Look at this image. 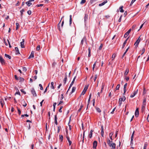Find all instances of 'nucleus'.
Listing matches in <instances>:
<instances>
[{
	"mask_svg": "<svg viewBox=\"0 0 149 149\" xmlns=\"http://www.w3.org/2000/svg\"><path fill=\"white\" fill-rule=\"evenodd\" d=\"M107 2V0H106L104 1L103 2L101 3H100L99 4V6H102L104 5L105 3H106Z\"/></svg>",
	"mask_w": 149,
	"mask_h": 149,
	"instance_id": "nucleus-16",
	"label": "nucleus"
},
{
	"mask_svg": "<svg viewBox=\"0 0 149 149\" xmlns=\"http://www.w3.org/2000/svg\"><path fill=\"white\" fill-rule=\"evenodd\" d=\"M57 127H58L57 132L58 133L61 130V127L60 126H58Z\"/></svg>",
	"mask_w": 149,
	"mask_h": 149,
	"instance_id": "nucleus-52",
	"label": "nucleus"
},
{
	"mask_svg": "<svg viewBox=\"0 0 149 149\" xmlns=\"http://www.w3.org/2000/svg\"><path fill=\"white\" fill-rule=\"evenodd\" d=\"M17 111H18V114L19 115H20L21 113V111H20V110L18 108H17Z\"/></svg>",
	"mask_w": 149,
	"mask_h": 149,
	"instance_id": "nucleus-55",
	"label": "nucleus"
},
{
	"mask_svg": "<svg viewBox=\"0 0 149 149\" xmlns=\"http://www.w3.org/2000/svg\"><path fill=\"white\" fill-rule=\"evenodd\" d=\"M104 85H102V86L101 89V92H100L101 93H102V91L104 89Z\"/></svg>",
	"mask_w": 149,
	"mask_h": 149,
	"instance_id": "nucleus-50",
	"label": "nucleus"
},
{
	"mask_svg": "<svg viewBox=\"0 0 149 149\" xmlns=\"http://www.w3.org/2000/svg\"><path fill=\"white\" fill-rule=\"evenodd\" d=\"M110 147H111L112 148L111 149H116V144L114 143H109L108 144Z\"/></svg>",
	"mask_w": 149,
	"mask_h": 149,
	"instance_id": "nucleus-3",
	"label": "nucleus"
},
{
	"mask_svg": "<svg viewBox=\"0 0 149 149\" xmlns=\"http://www.w3.org/2000/svg\"><path fill=\"white\" fill-rule=\"evenodd\" d=\"M59 137H60V139L61 140V141H63V136L62 135H60Z\"/></svg>",
	"mask_w": 149,
	"mask_h": 149,
	"instance_id": "nucleus-38",
	"label": "nucleus"
},
{
	"mask_svg": "<svg viewBox=\"0 0 149 149\" xmlns=\"http://www.w3.org/2000/svg\"><path fill=\"white\" fill-rule=\"evenodd\" d=\"M76 89V87H72L71 92H70V94H72L73 93H74Z\"/></svg>",
	"mask_w": 149,
	"mask_h": 149,
	"instance_id": "nucleus-25",
	"label": "nucleus"
},
{
	"mask_svg": "<svg viewBox=\"0 0 149 149\" xmlns=\"http://www.w3.org/2000/svg\"><path fill=\"white\" fill-rule=\"evenodd\" d=\"M101 136L103 137V136L104 135V128L103 127L102 125L101 126Z\"/></svg>",
	"mask_w": 149,
	"mask_h": 149,
	"instance_id": "nucleus-15",
	"label": "nucleus"
},
{
	"mask_svg": "<svg viewBox=\"0 0 149 149\" xmlns=\"http://www.w3.org/2000/svg\"><path fill=\"white\" fill-rule=\"evenodd\" d=\"M76 76H75L74 77L72 81V82L71 83V84H70V85H71H71H72V86L73 84H74V82L75 80V79L76 78Z\"/></svg>",
	"mask_w": 149,
	"mask_h": 149,
	"instance_id": "nucleus-28",
	"label": "nucleus"
},
{
	"mask_svg": "<svg viewBox=\"0 0 149 149\" xmlns=\"http://www.w3.org/2000/svg\"><path fill=\"white\" fill-rule=\"evenodd\" d=\"M0 62L2 65L5 64V61L1 55H0Z\"/></svg>",
	"mask_w": 149,
	"mask_h": 149,
	"instance_id": "nucleus-5",
	"label": "nucleus"
},
{
	"mask_svg": "<svg viewBox=\"0 0 149 149\" xmlns=\"http://www.w3.org/2000/svg\"><path fill=\"white\" fill-rule=\"evenodd\" d=\"M103 45L102 44H101L100 46L99 47L98 50V51L100 50H101L102 49V48L103 47Z\"/></svg>",
	"mask_w": 149,
	"mask_h": 149,
	"instance_id": "nucleus-40",
	"label": "nucleus"
},
{
	"mask_svg": "<svg viewBox=\"0 0 149 149\" xmlns=\"http://www.w3.org/2000/svg\"><path fill=\"white\" fill-rule=\"evenodd\" d=\"M129 72V70L128 69H126L125 71V72L124 73V75L125 76L126 75H127L128 74Z\"/></svg>",
	"mask_w": 149,
	"mask_h": 149,
	"instance_id": "nucleus-29",
	"label": "nucleus"
},
{
	"mask_svg": "<svg viewBox=\"0 0 149 149\" xmlns=\"http://www.w3.org/2000/svg\"><path fill=\"white\" fill-rule=\"evenodd\" d=\"M136 26V25H134L132 26V29H134Z\"/></svg>",
	"mask_w": 149,
	"mask_h": 149,
	"instance_id": "nucleus-63",
	"label": "nucleus"
},
{
	"mask_svg": "<svg viewBox=\"0 0 149 149\" xmlns=\"http://www.w3.org/2000/svg\"><path fill=\"white\" fill-rule=\"evenodd\" d=\"M15 53L16 55L20 54V53H19V50L18 47H15Z\"/></svg>",
	"mask_w": 149,
	"mask_h": 149,
	"instance_id": "nucleus-13",
	"label": "nucleus"
},
{
	"mask_svg": "<svg viewBox=\"0 0 149 149\" xmlns=\"http://www.w3.org/2000/svg\"><path fill=\"white\" fill-rule=\"evenodd\" d=\"M16 30H17L18 29V28H19V24L18 23H16Z\"/></svg>",
	"mask_w": 149,
	"mask_h": 149,
	"instance_id": "nucleus-43",
	"label": "nucleus"
},
{
	"mask_svg": "<svg viewBox=\"0 0 149 149\" xmlns=\"http://www.w3.org/2000/svg\"><path fill=\"white\" fill-rule=\"evenodd\" d=\"M31 92L32 94L34 96L36 97L37 95L36 93V91L33 88H32L31 89Z\"/></svg>",
	"mask_w": 149,
	"mask_h": 149,
	"instance_id": "nucleus-4",
	"label": "nucleus"
},
{
	"mask_svg": "<svg viewBox=\"0 0 149 149\" xmlns=\"http://www.w3.org/2000/svg\"><path fill=\"white\" fill-rule=\"evenodd\" d=\"M19 79L20 80V82H23L24 81V79L23 78L20 77L19 78Z\"/></svg>",
	"mask_w": 149,
	"mask_h": 149,
	"instance_id": "nucleus-44",
	"label": "nucleus"
},
{
	"mask_svg": "<svg viewBox=\"0 0 149 149\" xmlns=\"http://www.w3.org/2000/svg\"><path fill=\"white\" fill-rule=\"evenodd\" d=\"M49 84H48V86L46 87V88L45 89V91H44V93H45V92H47V88L49 87Z\"/></svg>",
	"mask_w": 149,
	"mask_h": 149,
	"instance_id": "nucleus-48",
	"label": "nucleus"
},
{
	"mask_svg": "<svg viewBox=\"0 0 149 149\" xmlns=\"http://www.w3.org/2000/svg\"><path fill=\"white\" fill-rule=\"evenodd\" d=\"M40 45H38L36 48V50L37 51H39L40 49Z\"/></svg>",
	"mask_w": 149,
	"mask_h": 149,
	"instance_id": "nucleus-56",
	"label": "nucleus"
},
{
	"mask_svg": "<svg viewBox=\"0 0 149 149\" xmlns=\"http://www.w3.org/2000/svg\"><path fill=\"white\" fill-rule=\"evenodd\" d=\"M127 83H125V84L124 85V93H123V95H125L126 92V87L127 86Z\"/></svg>",
	"mask_w": 149,
	"mask_h": 149,
	"instance_id": "nucleus-17",
	"label": "nucleus"
},
{
	"mask_svg": "<svg viewBox=\"0 0 149 149\" xmlns=\"http://www.w3.org/2000/svg\"><path fill=\"white\" fill-rule=\"evenodd\" d=\"M93 132V130H91L90 133L89 135V138H92V132Z\"/></svg>",
	"mask_w": 149,
	"mask_h": 149,
	"instance_id": "nucleus-23",
	"label": "nucleus"
},
{
	"mask_svg": "<svg viewBox=\"0 0 149 149\" xmlns=\"http://www.w3.org/2000/svg\"><path fill=\"white\" fill-rule=\"evenodd\" d=\"M25 3L27 4L28 6H30L32 4V3L29 1L26 2Z\"/></svg>",
	"mask_w": 149,
	"mask_h": 149,
	"instance_id": "nucleus-22",
	"label": "nucleus"
},
{
	"mask_svg": "<svg viewBox=\"0 0 149 149\" xmlns=\"http://www.w3.org/2000/svg\"><path fill=\"white\" fill-rule=\"evenodd\" d=\"M97 0H90V3L91 4L93 3L94 2L96 1Z\"/></svg>",
	"mask_w": 149,
	"mask_h": 149,
	"instance_id": "nucleus-61",
	"label": "nucleus"
},
{
	"mask_svg": "<svg viewBox=\"0 0 149 149\" xmlns=\"http://www.w3.org/2000/svg\"><path fill=\"white\" fill-rule=\"evenodd\" d=\"M131 31V29H129L127 31L125 34L124 36V37L125 38H126L127 36L130 33Z\"/></svg>",
	"mask_w": 149,
	"mask_h": 149,
	"instance_id": "nucleus-7",
	"label": "nucleus"
},
{
	"mask_svg": "<svg viewBox=\"0 0 149 149\" xmlns=\"http://www.w3.org/2000/svg\"><path fill=\"white\" fill-rule=\"evenodd\" d=\"M139 109L138 108H137L136 109L135 113V116L136 117H137L139 115Z\"/></svg>",
	"mask_w": 149,
	"mask_h": 149,
	"instance_id": "nucleus-10",
	"label": "nucleus"
},
{
	"mask_svg": "<svg viewBox=\"0 0 149 149\" xmlns=\"http://www.w3.org/2000/svg\"><path fill=\"white\" fill-rule=\"evenodd\" d=\"M88 56L89 57L91 56V49L90 48H89L88 49Z\"/></svg>",
	"mask_w": 149,
	"mask_h": 149,
	"instance_id": "nucleus-31",
	"label": "nucleus"
},
{
	"mask_svg": "<svg viewBox=\"0 0 149 149\" xmlns=\"http://www.w3.org/2000/svg\"><path fill=\"white\" fill-rule=\"evenodd\" d=\"M97 142L96 141H95L93 143V149H96L97 146Z\"/></svg>",
	"mask_w": 149,
	"mask_h": 149,
	"instance_id": "nucleus-9",
	"label": "nucleus"
},
{
	"mask_svg": "<svg viewBox=\"0 0 149 149\" xmlns=\"http://www.w3.org/2000/svg\"><path fill=\"white\" fill-rule=\"evenodd\" d=\"M115 56H116L115 54H113V55L112 56V58H111L112 61L115 58Z\"/></svg>",
	"mask_w": 149,
	"mask_h": 149,
	"instance_id": "nucleus-47",
	"label": "nucleus"
},
{
	"mask_svg": "<svg viewBox=\"0 0 149 149\" xmlns=\"http://www.w3.org/2000/svg\"><path fill=\"white\" fill-rule=\"evenodd\" d=\"M23 70L24 71H26L27 70V69L25 67H24L22 68Z\"/></svg>",
	"mask_w": 149,
	"mask_h": 149,
	"instance_id": "nucleus-58",
	"label": "nucleus"
},
{
	"mask_svg": "<svg viewBox=\"0 0 149 149\" xmlns=\"http://www.w3.org/2000/svg\"><path fill=\"white\" fill-rule=\"evenodd\" d=\"M116 109V107H115L112 110V111L111 112V114H113L114 113V111H115V109Z\"/></svg>",
	"mask_w": 149,
	"mask_h": 149,
	"instance_id": "nucleus-62",
	"label": "nucleus"
},
{
	"mask_svg": "<svg viewBox=\"0 0 149 149\" xmlns=\"http://www.w3.org/2000/svg\"><path fill=\"white\" fill-rule=\"evenodd\" d=\"M113 143L112 141L110 140L109 139H108V140H107V143L108 144H109V143Z\"/></svg>",
	"mask_w": 149,
	"mask_h": 149,
	"instance_id": "nucleus-36",
	"label": "nucleus"
},
{
	"mask_svg": "<svg viewBox=\"0 0 149 149\" xmlns=\"http://www.w3.org/2000/svg\"><path fill=\"white\" fill-rule=\"evenodd\" d=\"M96 110H97V111L99 113H100L101 112V110L99 108H97V109H96Z\"/></svg>",
	"mask_w": 149,
	"mask_h": 149,
	"instance_id": "nucleus-54",
	"label": "nucleus"
},
{
	"mask_svg": "<svg viewBox=\"0 0 149 149\" xmlns=\"http://www.w3.org/2000/svg\"><path fill=\"white\" fill-rule=\"evenodd\" d=\"M146 99L144 98L143 100V104H142V107L145 108L146 104Z\"/></svg>",
	"mask_w": 149,
	"mask_h": 149,
	"instance_id": "nucleus-8",
	"label": "nucleus"
},
{
	"mask_svg": "<svg viewBox=\"0 0 149 149\" xmlns=\"http://www.w3.org/2000/svg\"><path fill=\"white\" fill-rule=\"evenodd\" d=\"M88 86L86 85L84 87V88L81 93V95H84L86 93L87 89H88Z\"/></svg>",
	"mask_w": 149,
	"mask_h": 149,
	"instance_id": "nucleus-2",
	"label": "nucleus"
},
{
	"mask_svg": "<svg viewBox=\"0 0 149 149\" xmlns=\"http://www.w3.org/2000/svg\"><path fill=\"white\" fill-rule=\"evenodd\" d=\"M5 56L6 58H8L9 59H10L11 58V57L10 56L7 54H5Z\"/></svg>",
	"mask_w": 149,
	"mask_h": 149,
	"instance_id": "nucleus-34",
	"label": "nucleus"
},
{
	"mask_svg": "<svg viewBox=\"0 0 149 149\" xmlns=\"http://www.w3.org/2000/svg\"><path fill=\"white\" fill-rule=\"evenodd\" d=\"M125 100V96H124L123 97L120 98L119 99V101H124Z\"/></svg>",
	"mask_w": 149,
	"mask_h": 149,
	"instance_id": "nucleus-24",
	"label": "nucleus"
},
{
	"mask_svg": "<svg viewBox=\"0 0 149 149\" xmlns=\"http://www.w3.org/2000/svg\"><path fill=\"white\" fill-rule=\"evenodd\" d=\"M129 38V37L127 38L126 40L123 43V46H122V48H124V47L125 46V44L127 43V40H128V39Z\"/></svg>",
	"mask_w": 149,
	"mask_h": 149,
	"instance_id": "nucleus-19",
	"label": "nucleus"
},
{
	"mask_svg": "<svg viewBox=\"0 0 149 149\" xmlns=\"http://www.w3.org/2000/svg\"><path fill=\"white\" fill-rule=\"evenodd\" d=\"M62 18L61 19V20H60L59 22V23L58 24V29L60 31H61V28H60V22L61 21V20H62Z\"/></svg>",
	"mask_w": 149,
	"mask_h": 149,
	"instance_id": "nucleus-33",
	"label": "nucleus"
},
{
	"mask_svg": "<svg viewBox=\"0 0 149 149\" xmlns=\"http://www.w3.org/2000/svg\"><path fill=\"white\" fill-rule=\"evenodd\" d=\"M0 104H1V105L2 106V107H3V106L4 104V101L3 100H1L0 101Z\"/></svg>",
	"mask_w": 149,
	"mask_h": 149,
	"instance_id": "nucleus-37",
	"label": "nucleus"
},
{
	"mask_svg": "<svg viewBox=\"0 0 149 149\" xmlns=\"http://www.w3.org/2000/svg\"><path fill=\"white\" fill-rule=\"evenodd\" d=\"M111 133H110L109 134V136L110 137V139H111V141H112L113 140V139L112 138V135H113V134H112L111 135Z\"/></svg>",
	"mask_w": 149,
	"mask_h": 149,
	"instance_id": "nucleus-53",
	"label": "nucleus"
},
{
	"mask_svg": "<svg viewBox=\"0 0 149 149\" xmlns=\"http://www.w3.org/2000/svg\"><path fill=\"white\" fill-rule=\"evenodd\" d=\"M86 1V0H81V2L80 4H82L84 3Z\"/></svg>",
	"mask_w": 149,
	"mask_h": 149,
	"instance_id": "nucleus-46",
	"label": "nucleus"
},
{
	"mask_svg": "<svg viewBox=\"0 0 149 149\" xmlns=\"http://www.w3.org/2000/svg\"><path fill=\"white\" fill-rule=\"evenodd\" d=\"M57 115H56L54 117V122L55 124L57 125L58 123L57 121Z\"/></svg>",
	"mask_w": 149,
	"mask_h": 149,
	"instance_id": "nucleus-20",
	"label": "nucleus"
},
{
	"mask_svg": "<svg viewBox=\"0 0 149 149\" xmlns=\"http://www.w3.org/2000/svg\"><path fill=\"white\" fill-rule=\"evenodd\" d=\"M83 107L82 105H81L79 109L78 110V112H79L81 111V110Z\"/></svg>",
	"mask_w": 149,
	"mask_h": 149,
	"instance_id": "nucleus-49",
	"label": "nucleus"
},
{
	"mask_svg": "<svg viewBox=\"0 0 149 149\" xmlns=\"http://www.w3.org/2000/svg\"><path fill=\"white\" fill-rule=\"evenodd\" d=\"M27 13L29 15H30L31 14V10H29L27 12Z\"/></svg>",
	"mask_w": 149,
	"mask_h": 149,
	"instance_id": "nucleus-57",
	"label": "nucleus"
},
{
	"mask_svg": "<svg viewBox=\"0 0 149 149\" xmlns=\"http://www.w3.org/2000/svg\"><path fill=\"white\" fill-rule=\"evenodd\" d=\"M141 40V38H140V36L139 38L138 39L136 40V41L134 43V45H135L136 47H137Z\"/></svg>",
	"mask_w": 149,
	"mask_h": 149,
	"instance_id": "nucleus-1",
	"label": "nucleus"
},
{
	"mask_svg": "<svg viewBox=\"0 0 149 149\" xmlns=\"http://www.w3.org/2000/svg\"><path fill=\"white\" fill-rule=\"evenodd\" d=\"M142 53H141V55H142L144 53L145 51V49L144 47L142 48L141 50Z\"/></svg>",
	"mask_w": 149,
	"mask_h": 149,
	"instance_id": "nucleus-41",
	"label": "nucleus"
},
{
	"mask_svg": "<svg viewBox=\"0 0 149 149\" xmlns=\"http://www.w3.org/2000/svg\"><path fill=\"white\" fill-rule=\"evenodd\" d=\"M72 15H70V25L71 26V25L72 24Z\"/></svg>",
	"mask_w": 149,
	"mask_h": 149,
	"instance_id": "nucleus-32",
	"label": "nucleus"
},
{
	"mask_svg": "<svg viewBox=\"0 0 149 149\" xmlns=\"http://www.w3.org/2000/svg\"><path fill=\"white\" fill-rule=\"evenodd\" d=\"M34 56V52H32L31 54L29 56V57L28 58H33Z\"/></svg>",
	"mask_w": 149,
	"mask_h": 149,
	"instance_id": "nucleus-21",
	"label": "nucleus"
},
{
	"mask_svg": "<svg viewBox=\"0 0 149 149\" xmlns=\"http://www.w3.org/2000/svg\"><path fill=\"white\" fill-rule=\"evenodd\" d=\"M88 16L87 14H85V16L84 17V20L85 23H86V22L87 21V20L88 19Z\"/></svg>",
	"mask_w": 149,
	"mask_h": 149,
	"instance_id": "nucleus-18",
	"label": "nucleus"
},
{
	"mask_svg": "<svg viewBox=\"0 0 149 149\" xmlns=\"http://www.w3.org/2000/svg\"><path fill=\"white\" fill-rule=\"evenodd\" d=\"M134 131L131 136V140L132 141H133V138H134Z\"/></svg>",
	"mask_w": 149,
	"mask_h": 149,
	"instance_id": "nucleus-35",
	"label": "nucleus"
},
{
	"mask_svg": "<svg viewBox=\"0 0 149 149\" xmlns=\"http://www.w3.org/2000/svg\"><path fill=\"white\" fill-rule=\"evenodd\" d=\"M63 98V94H62L61 95V97L60 98L61 100H62Z\"/></svg>",
	"mask_w": 149,
	"mask_h": 149,
	"instance_id": "nucleus-51",
	"label": "nucleus"
},
{
	"mask_svg": "<svg viewBox=\"0 0 149 149\" xmlns=\"http://www.w3.org/2000/svg\"><path fill=\"white\" fill-rule=\"evenodd\" d=\"M84 41H86V37H84L81 40V45H82L83 44V42Z\"/></svg>",
	"mask_w": 149,
	"mask_h": 149,
	"instance_id": "nucleus-26",
	"label": "nucleus"
},
{
	"mask_svg": "<svg viewBox=\"0 0 149 149\" xmlns=\"http://www.w3.org/2000/svg\"><path fill=\"white\" fill-rule=\"evenodd\" d=\"M21 91L24 94H26V92L23 89H21Z\"/></svg>",
	"mask_w": 149,
	"mask_h": 149,
	"instance_id": "nucleus-59",
	"label": "nucleus"
},
{
	"mask_svg": "<svg viewBox=\"0 0 149 149\" xmlns=\"http://www.w3.org/2000/svg\"><path fill=\"white\" fill-rule=\"evenodd\" d=\"M123 6H120L119 8V9L120 10V12L121 13H123L124 11L123 10Z\"/></svg>",
	"mask_w": 149,
	"mask_h": 149,
	"instance_id": "nucleus-30",
	"label": "nucleus"
},
{
	"mask_svg": "<svg viewBox=\"0 0 149 149\" xmlns=\"http://www.w3.org/2000/svg\"><path fill=\"white\" fill-rule=\"evenodd\" d=\"M14 78H15V79L16 80H18V78L17 77V76L16 75H15L14 76Z\"/></svg>",
	"mask_w": 149,
	"mask_h": 149,
	"instance_id": "nucleus-64",
	"label": "nucleus"
},
{
	"mask_svg": "<svg viewBox=\"0 0 149 149\" xmlns=\"http://www.w3.org/2000/svg\"><path fill=\"white\" fill-rule=\"evenodd\" d=\"M138 91V89H137L136 91H134L133 93L131 94L130 95V97L131 98L134 97L136 95Z\"/></svg>",
	"mask_w": 149,
	"mask_h": 149,
	"instance_id": "nucleus-6",
	"label": "nucleus"
},
{
	"mask_svg": "<svg viewBox=\"0 0 149 149\" xmlns=\"http://www.w3.org/2000/svg\"><path fill=\"white\" fill-rule=\"evenodd\" d=\"M21 104L24 107H25L26 106L27 104L26 103L25 100H22Z\"/></svg>",
	"mask_w": 149,
	"mask_h": 149,
	"instance_id": "nucleus-14",
	"label": "nucleus"
},
{
	"mask_svg": "<svg viewBox=\"0 0 149 149\" xmlns=\"http://www.w3.org/2000/svg\"><path fill=\"white\" fill-rule=\"evenodd\" d=\"M39 87H40V90H43V88L41 84H40L39 85Z\"/></svg>",
	"mask_w": 149,
	"mask_h": 149,
	"instance_id": "nucleus-45",
	"label": "nucleus"
},
{
	"mask_svg": "<svg viewBox=\"0 0 149 149\" xmlns=\"http://www.w3.org/2000/svg\"><path fill=\"white\" fill-rule=\"evenodd\" d=\"M146 93V89L145 88H144L143 89V95L145 94Z\"/></svg>",
	"mask_w": 149,
	"mask_h": 149,
	"instance_id": "nucleus-60",
	"label": "nucleus"
},
{
	"mask_svg": "<svg viewBox=\"0 0 149 149\" xmlns=\"http://www.w3.org/2000/svg\"><path fill=\"white\" fill-rule=\"evenodd\" d=\"M67 77H68V75H67V72H66L65 74V77H64V80H63L64 83L65 84L66 81L67 80Z\"/></svg>",
	"mask_w": 149,
	"mask_h": 149,
	"instance_id": "nucleus-12",
	"label": "nucleus"
},
{
	"mask_svg": "<svg viewBox=\"0 0 149 149\" xmlns=\"http://www.w3.org/2000/svg\"><path fill=\"white\" fill-rule=\"evenodd\" d=\"M120 86V84H118L116 87V90H118L119 89Z\"/></svg>",
	"mask_w": 149,
	"mask_h": 149,
	"instance_id": "nucleus-42",
	"label": "nucleus"
},
{
	"mask_svg": "<svg viewBox=\"0 0 149 149\" xmlns=\"http://www.w3.org/2000/svg\"><path fill=\"white\" fill-rule=\"evenodd\" d=\"M24 10L23 9H22L20 11V13H21V17H22V14H23V12H24Z\"/></svg>",
	"mask_w": 149,
	"mask_h": 149,
	"instance_id": "nucleus-39",
	"label": "nucleus"
},
{
	"mask_svg": "<svg viewBox=\"0 0 149 149\" xmlns=\"http://www.w3.org/2000/svg\"><path fill=\"white\" fill-rule=\"evenodd\" d=\"M24 39H23L22 40V41L20 43V45L21 48H24Z\"/></svg>",
	"mask_w": 149,
	"mask_h": 149,
	"instance_id": "nucleus-11",
	"label": "nucleus"
},
{
	"mask_svg": "<svg viewBox=\"0 0 149 149\" xmlns=\"http://www.w3.org/2000/svg\"><path fill=\"white\" fill-rule=\"evenodd\" d=\"M51 86L50 87L52 89H54V83L53 82H52L51 83Z\"/></svg>",
	"mask_w": 149,
	"mask_h": 149,
	"instance_id": "nucleus-27",
	"label": "nucleus"
}]
</instances>
